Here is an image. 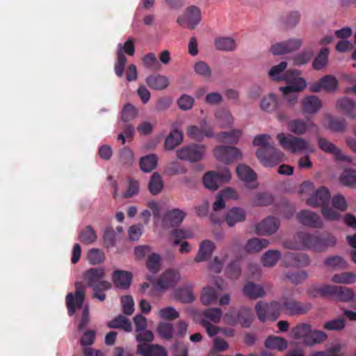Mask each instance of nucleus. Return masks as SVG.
Returning a JSON list of instances; mask_svg holds the SVG:
<instances>
[{"label": "nucleus", "instance_id": "obj_36", "mask_svg": "<svg viewBox=\"0 0 356 356\" xmlns=\"http://www.w3.org/2000/svg\"><path fill=\"white\" fill-rule=\"evenodd\" d=\"M278 100L277 96L273 93H270L264 96L260 102V108L262 111L268 113L273 112L277 108Z\"/></svg>", "mask_w": 356, "mask_h": 356}, {"label": "nucleus", "instance_id": "obj_54", "mask_svg": "<svg viewBox=\"0 0 356 356\" xmlns=\"http://www.w3.org/2000/svg\"><path fill=\"white\" fill-rule=\"evenodd\" d=\"M222 314V312L220 308H207L202 313L203 316L202 318H204L207 321L209 320L214 323L220 322Z\"/></svg>", "mask_w": 356, "mask_h": 356}, {"label": "nucleus", "instance_id": "obj_45", "mask_svg": "<svg viewBox=\"0 0 356 356\" xmlns=\"http://www.w3.org/2000/svg\"><path fill=\"white\" fill-rule=\"evenodd\" d=\"M281 252L276 250H268L261 257V261L265 267L275 266L280 259Z\"/></svg>", "mask_w": 356, "mask_h": 356}, {"label": "nucleus", "instance_id": "obj_58", "mask_svg": "<svg viewBox=\"0 0 356 356\" xmlns=\"http://www.w3.org/2000/svg\"><path fill=\"white\" fill-rule=\"evenodd\" d=\"M307 278V273L305 271L288 272L284 275V279L289 280L294 284H298Z\"/></svg>", "mask_w": 356, "mask_h": 356}, {"label": "nucleus", "instance_id": "obj_38", "mask_svg": "<svg viewBox=\"0 0 356 356\" xmlns=\"http://www.w3.org/2000/svg\"><path fill=\"white\" fill-rule=\"evenodd\" d=\"M238 177L244 182H251L257 179V174L247 165L240 164L236 168Z\"/></svg>", "mask_w": 356, "mask_h": 356}, {"label": "nucleus", "instance_id": "obj_3", "mask_svg": "<svg viewBox=\"0 0 356 356\" xmlns=\"http://www.w3.org/2000/svg\"><path fill=\"white\" fill-rule=\"evenodd\" d=\"M225 318L228 325L236 326L240 325L243 327H250L254 314L250 308L242 307L238 310H230L226 313Z\"/></svg>", "mask_w": 356, "mask_h": 356}, {"label": "nucleus", "instance_id": "obj_26", "mask_svg": "<svg viewBox=\"0 0 356 356\" xmlns=\"http://www.w3.org/2000/svg\"><path fill=\"white\" fill-rule=\"evenodd\" d=\"M337 109L350 118L356 116V103L348 97H344L337 100Z\"/></svg>", "mask_w": 356, "mask_h": 356}, {"label": "nucleus", "instance_id": "obj_48", "mask_svg": "<svg viewBox=\"0 0 356 356\" xmlns=\"http://www.w3.org/2000/svg\"><path fill=\"white\" fill-rule=\"evenodd\" d=\"M288 129L297 135H301L306 132L307 129V124L306 122L300 119L291 120L288 123Z\"/></svg>", "mask_w": 356, "mask_h": 356}, {"label": "nucleus", "instance_id": "obj_1", "mask_svg": "<svg viewBox=\"0 0 356 356\" xmlns=\"http://www.w3.org/2000/svg\"><path fill=\"white\" fill-rule=\"evenodd\" d=\"M323 298L330 297L337 301L356 302V296L352 289L346 286L325 284L318 287L313 286V296Z\"/></svg>", "mask_w": 356, "mask_h": 356}, {"label": "nucleus", "instance_id": "obj_37", "mask_svg": "<svg viewBox=\"0 0 356 356\" xmlns=\"http://www.w3.org/2000/svg\"><path fill=\"white\" fill-rule=\"evenodd\" d=\"M269 241L265 238H253L248 241L245 245V250L248 252H257L266 248Z\"/></svg>", "mask_w": 356, "mask_h": 356}, {"label": "nucleus", "instance_id": "obj_42", "mask_svg": "<svg viewBox=\"0 0 356 356\" xmlns=\"http://www.w3.org/2000/svg\"><path fill=\"white\" fill-rule=\"evenodd\" d=\"M157 161L156 154H149L140 159L139 165L141 170L145 172H149L156 167Z\"/></svg>", "mask_w": 356, "mask_h": 356}, {"label": "nucleus", "instance_id": "obj_7", "mask_svg": "<svg viewBox=\"0 0 356 356\" xmlns=\"http://www.w3.org/2000/svg\"><path fill=\"white\" fill-rule=\"evenodd\" d=\"M231 173L228 169L222 172L209 171L205 173L203 177L204 186L211 191L217 190L221 184L229 181Z\"/></svg>", "mask_w": 356, "mask_h": 356}, {"label": "nucleus", "instance_id": "obj_56", "mask_svg": "<svg viewBox=\"0 0 356 356\" xmlns=\"http://www.w3.org/2000/svg\"><path fill=\"white\" fill-rule=\"evenodd\" d=\"M127 59L120 49L117 53V60L115 63V72L119 77L122 76Z\"/></svg>", "mask_w": 356, "mask_h": 356}, {"label": "nucleus", "instance_id": "obj_43", "mask_svg": "<svg viewBox=\"0 0 356 356\" xmlns=\"http://www.w3.org/2000/svg\"><path fill=\"white\" fill-rule=\"evenodd\" d=\"M163 188V182L161 175L158 172H154L148 184L149 192L156 195L161 192Z\"/></svg>", "mask_w": 356, "mask_h": 356}, {"label": "nucleus", "instance_id": "obj_64", "mask_svg": "<svg viewBox=\"0 0 356 356\" xmlns=\"http://www.w3.org/2000/svg\"><path fill=\"white\" fill-rule=\"evenodd\" d=\"M332 207L340 211H345L348 209V203L345 197L341 194L333 196L332 200Z\"/></svg>", "mask_w": 356, "mask_h": 356}, {"label": "nucleus", "instance_id": "obj_60", "mask_svg": "<svg viewBox=\"0 0 356 356\" xmlns=\"http://www.w3.org/2000/svg\"><path fill=\"white\" fill-rule=\"evenodd\" d=\"M226 274L228 277L235 280L240 277L241 270L238 261L231 262L226 268Z\"/></svg>", "mask_w": 356, "mask_h": 356}, {"label": "nucleus", "instance_id": "obj_35", "mask_svg": "<svg viewBox=\"0 0 356 356\" xmlns=\"http://www.w3.org/2000/svg\"><path fill=\"white\" fill-rule=\"evenodd\" d=\"M242 132L239 129H232L229 131H222L216 135L219 142L236 144L241 136Z\"/></svg>", "mask_w": 356, "mask_h": 356}, {"label": "nucleus", "instance_id": "obj_21", "mask_svg": "<svg viewBox=\"0 0 356 356\" xmlns=\"http://www.w3.org/2000/svg\"><path fill=\"white\" fill-rule=\"evenodd\" d=\"M319 147L324 152L334 154L337 159L341 161L352 162V159L346 155H343L341 151L333 143L323 138H318V140Z\"/></svg>", "mask_w": 356, "mask_h": 356}, {"label": "nucleus", "instance_id": "obj_31", "mask_svg": "<svg viewBox=\"0 0 356 356\" xmlns=\"http://www.w3.org/2000/svg\"><path fill=\"white\" fill-rule=\"evenodd\" d=\"M330 193L325 186H321L315 192L313 191V207L324 206L329 204L330 200Z\"/></svg>", "mask_w": 356, "mask_h": 356}, {"label": "nucleus", "instance_id": "obj_32", "mask_svg": "<svg viewBox=\"0 0 356 356\" xmlns=\"http://www.w3.org/2000/svg\"><path fill=\"white\" fill-rule=\"evenodd\" d=\"M246 213L240 207H233L226 215L225 220L229 227H233L236 223L245 220Z\"/></svg>", "mask_w": 356, "mask_h": 356}, {"label": "nucleus", "instance_id": "obj_50", "mask_svg": "<svg viewBox=\"0 0 356 356\" xmlns=\"http://www.w3.org/2000/svg\"><path fill=\"white\" fill-rule=\"evenodd\" d=\"M147 268L152 273H156L161 268V257L159 254L152 253L147 259Z\"/></svg>", "mask_w": 356, "mask_h": 356}, {"label": "nucleus", "instance_id": "obj_59", "mask_svg": "<svg viewBox=\"0 0 356 356\" xmlns=\"http://www.w3.org/2000/svg\"><path fill=\"white\" fill-rule=\"evenodd\" d=\"M137 115L135 106L129 103L125 104L122 111L121 119L124 122L133 120Z\"/></svg>", "mask_w": 356, "mask_h": 356}, {"label": "nucleus", "instance_id": "obj_55", "mask_svg": "<svg viewBox=\"0 0 356 356\" xmlns=\"http://www.w3.org/2000/svg\"><path fill=\"white\" fill-rule=\"evenodd\" d=\"M273 202V197L268 193H257L254 200L252 204L255 207H264L270 204Z\"/></svg>", "mask_w": 356, "mask_h": 356}, {"label": "nucleus", "instance_id": "obj_8", "mask_svg": "<svg viewBox=\"0 0 356 356\" xmlns=\"http://www.w3.org/2000/svg\"><path fill=\"white\" fill-rule=\"evenodd\" d=\"M104 276L105 272L103 268H90L84 273V278L88 286L92 287L93 290H97L98 287H102L104 289H111L110 282L102 280Z\"/></svg>", "mask_w": 356, "mask_h": 356}, {"label": "nucleus", "instance_id": "obj_52", "mask_svg": "<svg viewBox=\"0 0 356 356\" xmlns=\"http://www.w3.org/2000/svg\"><path fill=\"white\" fill-rule=\"evenodd\" d=\"M215 47L218 50L232 51L235 49L236 43L231 38H220L215 40Z\"/></svg>", "mask_w": 356, "mask_h": 356}, {"label": "nucleus", "instance_id": "obj_22", "mask_svg": "<svg viewBox=\"0 0 356 356\" xmlns=\"http://www.w3.org/2000/svg\"><path fill=\"white\" fill-rule=\"evenodd\" d=\"M137 352L143 356H168L165 348L158 344L139 343Z\"/></svg>", "mask_w": 356, "mask_h": 356}, {"label": "nucleus", "instance_id": "obj_28", "mask_svg": "<svg viewBox=\"0 0 356 356\" xmlns=\"http://www.w3.org/2000/svg\"><path fill=\"white\" fill-rule=\"evenodd\" d=\"M214 243L209 240L203 241L200 245L195 261L197 263L209 259L214 250Z\"/></svg>", "mask_w": 356, "mask_h": 356}, {"label": "nucleus", "instance_id": "obj_39", "mask_svg": "<svg viewBox=\"0 0 356 356\" xmlns=\"http://www.w3.org/2000/svg\"><path fill=\"white\" fill-rule=\"evenodd\" d=\"M287 341L280 337L269 336L265 341V346L270 349H277L280 351H283L287 348Z\"/></svg>", "mask_w": 356, "mask_h": 356}, {"label": "nucleus", "instance_id": "obj_25", "mask_svg": "<svg viewBox=\"0 0 356 356\" xmlns=\"http://www.w3.org/2000/svg\"><path fill=\"white\" fill-rule=\"evenodd\" d=\"M338 86L337 79L332 75H325L318 83H313V92H317L321 88L325 91L334 92Z\"/></svg>", "mask_w": 356, "mask_h": 356}, {"label": "nucleus", "instance_id": "obj_5", "mask_svg": "<svg viewBox=\"0 0 356 356\" xmlns=\"http://www.w3.org/2000/svg\"><path fill=\"white\" fill-rule=\"evenodd\" d=\"M206 149L204 145L192 143L177 149V157L182 161L195 163L203 159Z\"/></svg>", "mask_w": 356, "mask_h": 356}, {"label": "nucleus", "instance_id": "obj_9", "mask_svg": "<svg viewBox=\"0 0 356 356\" xmlns=\"http://www.w3.org/2000/svg\"><path fill=\"white\" fill-rule=\"evenodd\" d=\"M74 296L72 293H69L65 298L69 316H72L75 313L76 308L80 309L82 307L85 299L83 284L79 282H76Z\"/></svg>", "mask_w": 356, "mask_h": 356}, {"label": "nucleus", "instance_id": "obj_2", "mask_svg": "<svg viewBox=\"0 0 356 356\" xmlns=\"http://www.w3.org/2000/svg\"><path fill=\"white\" fill-rule=\"evenodd\" d=\"M259 161L266 167H273L282 162L284 154L274 146V142L264 147H259L256 152Z\"/></svg>", "mask_w": 356, "mask_h": 356}, {"label": "nucleus", "instance_id": "obj_17", "mask_svg": "<svg viewBox=\"0 0 356 356\" xmlns=\"http://www.w3.org/2000/svg\"><path fill=\"white\" fill-rule=\"evenodd\" d=\"M298 75L291 74L289 76V81H286L289 85L284 87H280V90L284 95L291 92H298L302 91L307 87V81L304 78L296 77Z\"/></svg>", "mask_w": 356, "mask_h": 356}, {"label": "nucleus", "instance_id": "obj_23", "mask_svg": "<svg viewBox=\"0 0 356 356\" xmlns=\"http://www.w3.org/2000/svg\"><path fill=\"white\" fill-rule=\"evenodd\" d=\"M193 285L186 283L182 287L177 288L174 291L175 298L182 303H191L194 301L195 296L193 291Z\"/></svg>", "mask_w": 356, "mask_h": 356}, {"label": "nucleus", "instance_id": "obj_46", "mask_svg": "<svg viewBox=\"0 0 356 356\" xmlns=\"http://www.w3.org/2000/svg\"><path fill=\"white\" fill-rule=\"evenodd\" d=\"M331 280L337 284H350L356 282V274L353 272L335 274L332 277Z\"/></svg>", "mask_w": 356, "mask_h": 356}, {"label": "nucleus", "instance_id": "obj_51", "mask_svg": "<svg viewBox=\"0 0 356 356\" xmlns=\"http://www.w3.org/2000/svg\"><path fill=\"white\" fill-rule=\"evenodd\" d=\"M327 127L334 132L343 131L346 127V120L343 118L329 116L327 118Z\"/></svg>", "mask_w": 356, "mask_h": 356}, {"label": "nucleus", "instance_id": "obj_4", "mask_svg": "<svg viewBox=\"0 0 356 356\" xmlns=\"http://www.w3.org/2000/svg\"><path fill=\"white\" fill-rule=\"evenodd\" d=\"M282 309V304L277 301H272L270 303L259 301L255 305V312L261 322H265L266 320L275 321Z\"/></svg>", "mask_w": 356, "mask_h": 356}, {"label": "nucleus", "instance_id": "obj_12", "mask_svg": "<svg viewBox=\"0 0 356 356\" xmlns=\"http://www.w3.org/2000/svg\"><path fill=\"white\" fill-rule=\"evenodd\" d=\"M287 67V63L282 61L277 65L273 66L268 72V76L271 80L275 81H289V76L291 74L299 75L300 72L298 70H288L284 72Z\"/></svg>", "mask_w": 356, "mask_h": 356}, {"label": "nucleus", "instance_id": "obj_11", "mask_svg": "<svg viewBox=\"0 0 356 356\" xmlns=\"http://www.w3.org/2000/svg\"><path fill=\"white\" fill-rule=\"evenodd\" d=\"M277 139L282 148L293 153L302 151L307 147V143L304 139L295 137L291 134L285 136L284 134H279L277 136Z\"/></svg>", "mask_w": 356, "mask_h": 356}, {"label": "nucleus", "instance_id": "obj_24", "mask_svg": "<svg viewBox=\"0 0 356 356\" xmlns=\"http://www.w3.org/2000/svg\"><path fill=\"white\" fill-rule=\"evenodd\" d=\"M132 278L131 273L120 270H115L112 275L115 286L122 289H127L130 286Z\"/></svg>", "mask_w": 356, "mask_h": 356}, {"label": "nucleus", "instance_id": "obj_15", "mask_svg": "<svg viewBox=\"0 0 356 356\" xmlns=\"http://www.w3.org/2000/svg\"><path fill=\"white\" fill-rule=\"evenodd\" d=\"M282 307L288 312L290 315H299L307 313L310 309L309 304H305L293 299L284 298Z\"/></svg>", "mask_w": 356, "mask_h": 356}, {"label": "nucleus", "instance_id": "obj_16", "mask_svg": "<svg viewBox=\"0 0 356 356\" xmlns=\"http://www.w3.org/2000/svg\"><path fill=\"white\" fill-rule=\"evenodd\" d=\"M180 280V274L178 271L168 269L158 279L156 285L161 289H167L175 286Z\"/></svg>", "mask_w": 356, "mask_h": 356}, {"label": "nucleus", "instance_id": "obj_19", "mask_svg": "<svg viewBox=\"0 0 356 356\" xmlns=\"http://www.w3.org/2000/svg\"><path fill=\"white\" fill-rule=\"evenodd\" d=\"M291 334L293 339L300 340L307 346H312V326L309 324H298L292 329Z\"/></svg>", "mask_w": 356, "mask_h": 356}, {"label": "nucleus", "instance_id": "obj_10", "mask_svg": "<svg viewBox=\"0 0 356 356\" xmlns=\"http://www.w3.org/2000/svg\"><path fill=\"white\" fill-rule=\"evenodd\" d=\"M200 21L201 11L195 6L188 7L185 13L177 19V23L180 26L187 27L191 30L194 29Z\"/></svg>", "mask_w": 356, "mask_h": 356}, {"label": "nucleus", "instance_id": "obj_40", "mask_svg": "<svg viewBox=\"0 0 356 356\" xmlns=\"http://www.w3.org/2000/svg\"><path fill=\"white\" fill-rule=\"evenodd\" d=\"M330 50L327 47L321 49L316 57L313 60V69L321 70L327 65Z\"/></svg>", "mask_w": 356, "mask_h": 356}, {"label": "nucleus", "instance_id": "obj_20", "mask_svg": "<svg viewBox=\"0 0 356 356\" xmlns=\"http://www.w3.org/2000/svg\"><path fill=\"white\" fill-rule=\"evenodd\" d=\"M284 261L287 266L304 267L309 264V257L305 253L288 252L284 255Z\"/></svg>", "mask_w": 356, "mask_h": 356}, {"label": "nucleus", "instance_id": "obj_27", "mask_svg": "<svg viewBox=\"0 0 356 356\" xmlns=\"http://www.w3.org/2000/svg\"><path fill=\"white\" fill-rule=\"evenodd\" d=\"M146 83L153 90H162L168 86L169 80L164 75L154 74L146 78Z\"/></svg>", "mask_w": 356, "mask_h": 356}, {"label": "nucleus", "instance_id": "obj_63", "mask_svg": "<svg viewBox=\"0 0 356 356\" xmlns=\"http://www.w3.org/2000/svg\"><path fill=\"white\" fill-rule=\"evenodd\" d=\"M194 102L193 97L184 94L177 99V104L181 110L188 111L192 108Z\"/></svg>", "mask_w": 356, "mask_h": 356}, {"label": "nucleus", "instance_id": "obj_62", "mask_svg": "<svg viewBox=\"0 0 356 356\" xmlns=\"http://www.w3.org/2000/svg\"><path fill=\"white\" fill-rule=\"evenodd\" d=\"M88 259L92 264H99L105 259L104 253L99 249H91L88 254Z\"/></svg>", "mask_w": 356, "mask_h": 356}, {"label": "nucleus", "instance_id": "obj_53", "mask_svg": "<svg viewBox=\"0 0 356 356\" xmlns=\"http://www.w3.org/2000/svg\"><path fill=\"white\" fill-rule=\"evenodd\" d=\"M341 181L344 186L356 188V170H345L341 175Z\"/></svg>", "mask_w": 356, "mask_h": 356}, {"label": "nucleus", "instance_id": "obj_29", "mask_svg": "<svg viewBox=\"0 0 356 356\" xmlns=\"http://www.w3.org/2000/svg\"><path fill=\"white\" fill-rule=\"evenodd\" d=\"M243 293L245 296L252 300L262 298L266 295L264 288L261 285L252 282H248L243 286Z\"/></svg>", "mask_w": 356, "mask_h": 356}, {"label": "nucleus", "instance_id": "obj_44", "mask_svg": "<svg viewBox=\"0 0 356 356\" xmlns=\"http://www.w3.org/2000/svg\"><path fill=\"white\" fill-rule=\"evenodd\" d=\"M324 264L332 269H346L348 268L347 261L341 256H330L325 259Z\"/></svg>", "mask_w": 356, "mask_h": 356}, {"label": "nucleus", "instance_id": "obj_14", "mask_svg": "<svg viewBox=\"0 0 356 356\" xmlns=\"http://www.w3.org/2000/svg\"><path fill=\"white\" fill-rule=\"evenodd\" d=\"M337 238L330 233L325 232L318 236L313 235V250L317 252L325 251L328 248L334 247Z\"/></svg>", "mask_w": 356, "mask_h": 356}, {"label": "nucleus", "instance_id": "obj_6", "mask_svg": "<svg viewBox=\"0 0 356 356\" xmlns=\"http://www.w3.org/2000/svg\"><path fill=\"white\" fill-rule=\"evenodd\" d=\"M213 154L217 160L225 164H229L242 158V153L238 148L229 145L216 147Z\"/></svg>", "mask_w": 356, "mask_h": 356}, {"label": "nucleus", "instance_id": "obj_49", "mask_svg": "<svg viewBox=\"0 0 356 356\" xmlns=\"http://www.w3.org/2000/svg\"><path fill=\"white\" fill-rule=\"evenodd\" d=\"M156 331L162 339L169 340L173 337L174 328L172 324L161 322L159 323Z\"/></svg>", "mask_w": 356, "mask_h": 356}, {"label": "nucleus", "instance_id": "obj_47", "mask_svg": "<svg viewBox=\"0 0 356 356\" xmlns=\"http://www.w3.org/2000/svg\"><path fill=\"white\" fill-rule=\"evenodd\" d=\"M97 234L90 225H88L79 235V240L86 244L94 243L97 240Z\"/></svg>", "mask_w": 356, "mask_h": 356}, {"label": "nucleus", "instance_id": "obj_18", "mask_svg": "<svg viewBox=\"0 0 356 356\" xmlns=\"http://www.w3.org/2000/svg\"><path fill=\"white\" fill-rule=\"evenodd\" d=\"M280 227V221L275 217H267L256 226V232L259 235H270Z\"/></svg>", "mask_w": 356, "mask_h": 356}, {"label": "nucleus", "instance_id": "obj_41", "mask_svg": "<svg viewBox=\"0 0 356 356\" xmlns=\"http://www.w3.org/2000/svg\"><path fill=\"white\" fill-rule=\"evenodd\" d=\"M215 118L222 128L227 127L231 125L233 122V117L231 113L226 109H218L215 113Z\"/></svg>", "mask_w": 356, "mask_h": 356}, {"label": "nucleus", "instance_id": "obj_61", "mask_svg": "<svg viewBox=\"0 0 356 356\" xmlns=\"http://www.w3.org/2000/svg\"><path fill=\"white\" fill-rule=\"evenodd\" d=\"M122 312L127 316H130L134 311V302L132 296H124L121 298Z\"/></svg>", "mask_w": 356, "mask_h": 356}, {"label": "nucleus", "instance_id": "obj_34", "mask_svg": "<svg viewBox=\"0 0 356 356\" xmlns=\"http://www.w3.org/2000/svg\"><path fill=\"white\" fill-rule=\"evenodd\" d=\"M107 325L109 328L121 329L127 332L132 330V325L130 321L121 314L109 321Z\"/></svg>", "mask_w": 356, "mask_h": 356}, {"label": "nucleus", "instance_id": "obj_30", "mask_svg": "<svg viewBox=\"0 0 356 356\" xmlns=\"http://www.w3.org/2000/svg\"><path fill=\"white\" fill-rule=\"evenodd\" d=\"M185 216V212L179 209H174L165 214L163 221L166 225L175 227L179 225Z\"/></svg>", "mask_w": 356, "mask_h": 356}, {"label": "nucleus", "instance_id": "obj_33", "mask_svg": "<svg viewBox=\"0 0 356 356\" xmlns=\"http://www.w3.org/2000/svg\"><path fill=\"white\" fill-rule=\"evenodd\" d=\"M183 141V132L177 129H173L165 140V149L172 150Z\"/></svg>", "mask_w": 356, "mask_h": 356}, {"label": "nucleus", "instance_id": "obj_13", "mask_svg": "<svg viewBox=\"0 0 356 356\" xmlns=\"http://www.w3.org/2000/svg\"><path fill=\"white\" fill-rule=\"evenodd\" d=\"M285 245L289 249L305 250L309 249L312 246V235L304 232H298L293 240L286 242Z\"/></svg>", "mask_w": 356, "mask_h": 356}, {"label": "nucleus", "instance_id": "obj_57", "mask_svg": "<svg viewBox=\"0 0 356 356\" xmlns=\"http://www.w3.org/2000/svg\"><path fill=\"white\" fill-rule=\"evenodd\" d=\"M217 299L216 291L212 287H205L203 289L201 296V301L203 305H208Z\"/></svg>", "mask_w": 356, "mask_h": 356}]
</instances>
